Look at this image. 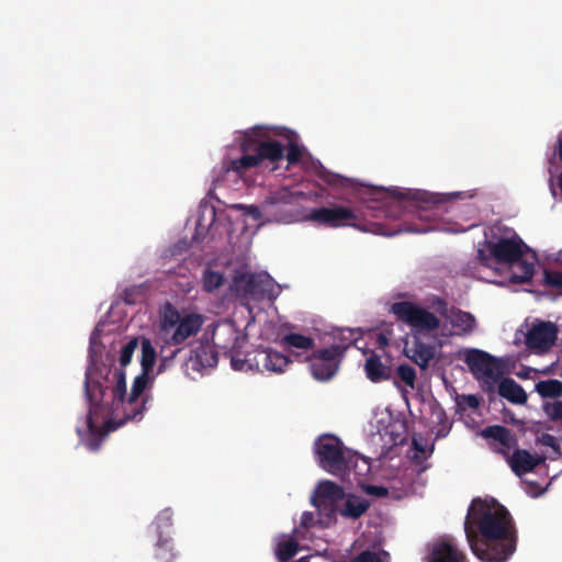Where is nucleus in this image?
Segmentation results:
<instances>
[{
  "mask_svg": "<svg viewBox=\"0 0 562 562\" xmlns=\"http://www.w3.org/2000/svg\"><path fill=\"white\" fill-rule=\"evenodd\" d=\"M481 437L490 440L488 446L494 445L497 449H504L509 453L518 446V440L510 429L501 425H492L480 431Z\"/></svg>",
  "mask_w": 562,
  "mask_h": 562,
  "instance_id": "nucleus-21",
  "label": "nucleus"
},
{
  "mask_svg": "<svg viewBox=\"0 0 562 562\" xmlns=\"http://www.w3.org/2000/svg\"><path fill=\"white\" fill-rule=\"evenodd\" d=\"M390 311L397 321L417 330L432 331L440 326V321L434 313L409 301L395 302Z\"/></svg>",
  "mask_w": 562,
  "mask_h": 562,
  "instance_id": "nucleus-10",
  "label": "nucleus"
},
{
  "mask_svg": "<svg viewBox=\"0 0 562 562\" xmlns=\"http://www.w3.org/2000/svg\"><path fill=\"white\" fill-rule=\"evenodd\" d=\"M313 521H314V515L312 513H308V512L303 513L302 518H301V525L303 527L312 526Z\"/></svg>",
  "mask_w": 562,
  "mask_h": 562,
  "instance_id": "nucleus-49",
  "label": "nucleus"
},
{
  "mask_svg": "<svg viewBox=\"0 0 562 562\" xmlns=\"http://www.w3.org/2000/svg\"><path fill=\"white\" fill-rule=\"evenodd\" d=\"M250 368H256L258 371H270L274 373L284 372L289 366L290 360L283 353L272 349H257L252 352V357L247 359Z\"/></svg>",
  "mask_w": 562,
  "mask_h": 562,
  "instance_id": "nucleus-19",
  "label": "nucleus"
},
{
  "mask_svg": "<svg viewBox=\"0 0 562 562\" xmlns=\"http://www.w3.org/2000/svg\"><path fill=\"white\" fill-rule=\"evenodd\" d=\"M291 200H292V196L291 194L286 191V200H285V203L284 205L282 206H279V205H276L274 206V211H279V212H282L284 213V218L283 220H280L278 223H281V222H289L292 217V213L291 211L289 210V205L291 204Z\"/></svg>",
  "mask_w": 562,
  "mask_h": 562,
  "instance_id": "nucleus-42",
  "label": "nucleus"
},
{
  "mask_svg": "<svg viewBox=\"0 0 562 562\" xmlns=\"http://www.w3.org/2000/svg\"><path fill=\"white\" fill-rule=\"evenodd\" d=\"M307 220L324 227L341 228L355 227L362 229L358 214L342 204H329L327 206L312 209Z\"/></svg>",
  "mask_w": 562,
  "mask_h": 562,
  "instance_id": "nucleus-8",
  "label": "nucleus"
},
{
  "mask_svg": "<svg viewBox=\"0 0 562 562\" xmlns=\"http://www.w3.org/2000/svg\"><path fill=\"white\" fill-rule=\"evenodd\" d=\"M138 346V338H132L121 349L120 364L122 368L131 363L133 355Z\"/></svg>",
  "mask_w": 562,
  "mask_h": 562,
  "instance_id": "nucleus-36",
  "label": "nucleus"
},
{
  "mask_svg": "<svg viewBox=\"0 0 562 562\" xmlns=\"http://www.w3.org/2000/svg\"><path fill=\"white\" fill-rule=\"evenodd\" d=\"M327 182L331 186H341L345 187L349 182V179H346L339 175H333L329 179H327Z\"/></svg>",
  "mask_w": 562,
  "mask_h": 562,
  "instance_id": "nucleus-46",
  "label": "nucleus"
},
{
  "mask_svg": "<svg viewBox=\"0 0 562 562\" xmlns=\"http://www.w3.org/2000/svg\"><path fill=\"white\" fill-rule=\"evenodd\" d=\"M246 342L247 335L239 330L233 321L218 322L213 328L212 345L223 355L239 352Z\"/></svg>",
  "mask_w": 562,
  "mask_h": 562,
  "instance_id": "nucleus-11",
  "label": "nucleus"
},
{
  "mask_svg": "<svg viewBox=\"0 0 562 562\" xmlns=\"http://www.w3.org/2000/svg\"><path fill=\"white\" fill-rule=\"evenodd\" d=\"M397 378L405 383V385L414 389L416 382V371L415 369L406 363L400 364L396 369Z\"/></svg>",
  "mask_w": 562,
  "mask_h": 562,
  "instance_id": "nucleus-35",
  "label": "nucleus"
},
{
  "mask_svg": "<svg viewBox=\"0 0 562 562\" xmlns=\"http://www.w3.org/2000/svg\"><path fill=\"white\" fill-rule=\"evenodd\" d=\"M463 361L473 376L482 383L484 390H494L503 374L502 363L497 358L480 349H468L464 352Z\"/></svg>",
  "mask_w": 562,
  "mask_h": 562,
  "instance_id": "nucleus-7",
  "label": "nucleus"
},
{
  "mask_svg": "<svg viewBox=\"0 0 562 562\" xmlns=\"http://www.w3.org/2000/svg\"><path fill=\"white\" fill-rule=\"evenodd\" d=\"M558 154L560 159L562 160V139L558 140Z\"/></svg>",
  "mask_w": 562,
  "mask_h": 562,
  "instance_id": "nucleus-50",
  "label": "nucleus"
},
{
  "mask_svg": "<svg viewBox=\"0 0 562 562\" xmlns=\"http://www.w3.org/2000/svg\"><path fill=\"white\" fill-rule=\"evenodd\" d=\"M464 532L471 551L482 562H505L516 551L517 530L513 517L494 499H472Z\"/></svg>",
  "mask_w": 562,
  "mask_h": 562,
  "instance_id": "nucleus-2",
  "label": "nucleus"
},
{
  "mask_svg": "<svg viewBox=\"0 0 562 562\" xmlns=\"http://www.w3.org/2000/svg\"><path fill=\"white\" fill-rule=\"evenodd\" d=\"M297 138V134L286 127L255 126L243 134L241 156L225 161L223 169L243 176L260 167L274 171L284 158L289 165H296L303 156Z\"/></svg>",
  "mask_w": 562,
  "mask_h": 562,
  "instance_id": "nucleus-3",
  "label": "nucleus"
},
{
  "mask_svg": "<svg viewBox=\"0 0 562 562\" xmlns=\"http://www.w3.org/2000/svg\"><path fill=\"white\" fill-rule=\"evenodd\" d=\"M202 282H203V289L206 292L211 293L214 290L218 289L223 284L224 277L218 271H213V270L206 269L203 272Z\"/></svg>",
  "mask_w": 562,
  "mask_h": 562,
  "instance_id": "nucleus-33",
  "label": "nucleus"
},
{
  "mask_svg": "<svg viewBox=\"0 0 562 562\" xmlns=\"http://www.w3.org/2000/svg\"><path fill=\"white\" fill-rule=\"evenodd\" d=\"M140 367L142 371L151 373L157 359V352L150 339L142 337L140 339Z\"/></svg>",
  "mask_w": 562,
  "mask_h": 562,
  "instance_id": "nucleus-30",
  "label": "nucleus"
},
{
  "mask_svg": "<svg viewBox=\"0 0 562 562\" xmlns=\"http://www.w3.org/2000/svg\"><path fill=\"white\" fill-rule=\"evenodd\" d=\"M364 371L367 378L373 383L386 381L391 378V368L384 364L381 358L375 353L367 358Z\"/></svg>",
  "mask_w": 562,
  "mask_h": 562,
  "instance_id": "nucleus-23",
  "label": "nucleus"
},
{
  "mask_svg": "<svg viewBox=\"0 0 562 562\" xmlns=\"http://www.w3.org/2000/svg\"><path fill=\"white\" fill-rule=\"evenodd\" d=\"M544 414L553 422L562 420V402H547L542 405Z\"/></svg>",
  "mask_w": 562,
  "mask_h": 562,
  "instance_id": "nucleus-39",
  "label": "nucleus"
},
{
  "mask_svg": "<svg viewBox=\"0 0 562 562\" xmlns=\"http://www.w3.org/2000/svg\"><path fill=\"white\" fill-rule=\"evenodd\" d=\"M411 352L412 355L408 356L411 360L425 370L435 357V347L422 341H415Z\"/></svg>",
  "mask_w": 562,
  "mask_h": 562,
  "instance_id": "nucleus-27",
  "label": "nucleus"
},
{
  "mask_svg": "<svg viewBox=\"0 0 562 562\" xmlns=\"http://www.w3.org/2000/svg\"><path fill=\"white\" fill-rule=\"evenodd\" d=\"M344 497L345 491L341 486L331 481H324L318 484L312 504L318 512H327L326 516L330 519L336 512L337 502Z\"/></svg>",
  "mask_w": 562,
  "mask_h": 562,
  "instance_id": "nucleus-16",
  "label": "nucleus"
},
{
  "mask_svg": "<svg viewBox=\"0 0 562 562\" xmlns=\"http://www.w3.org/2000/svg\"><path fill=\"white\" fill-rule=\"evenodd\" d=\"M514 270L510 274V281L515 284H522L531 280L535 266L532 262L524 260L522 258L519 261L513 263Z\"/></svg>",
  "mask_w": 562,
  "mask_h": 562,
  "instance_id": "nucleus-29",
  "label": "nucleus"
},
{
  "mask_svg": "<svg viewBox=\"0 0 562 562\" xmlns=\"http://www.w3.org/2000/svg\"><path fill=\"white\" fill-rule=\"evenodd\" d=\"M543 284L554 290H562V272L544 269L543 270Z\"/></svg>",
  "mask_w": 562,
  "mask_h": 562,
  "instance_id": "nucleus-37",
  "label": "nucleus"
},
{
  "mask_svg": "<svg viewBox=\"0 0 562 562\" xmlns=\"http://www.w3.org/2000/svg\"><path fill=\"white\" fill-rule=\"evenodd\" d=\"M350 562H381L380 558L371 551H363L356 558H353Z\"/></svg>",
  "mask_w": 562,
  "mask_h": 562,
  "instance_id": "nucleus-43",
  "label": "nucleus"
},
{
  "mask_svg": "<svg viewBox=\"0 0 562 562\" xmlns=\"http://www.w3.org/2000/svg\"><path fill=\"white\" fill-rule=\"evenodd\" d=\"M150 373L142 371L126 397V375L123 369L92 360L85 373L83 391L89 405L86 424L89 431L86 446L97 451L104 437L128 420H140L148 397L144 395Z\"/></svg>",
  "mask_w": 562,
  "mask_h": 562,
  "instance_id": "nucleus-1",
  "label": "nucleus"
},
{
  "mask_svg": "<svg viewBox=\"0 0 562 562\" xmlns=\"http://www.w3.org/2000/svg\"><path fill=\"white\" fill-rule=\"evenodd\" d=\"M180 351H181V349H177V350L172 351L171 357H162L161 360H160L159 367H158V373H160L164 370H166V368L169 364V361Z\"/></svg>",
  "mask_w": 562,
  "mask_h": 562,
  "instance_id": "nucleus-47",
  "label": "nucleus"
},
{
  "mask_svg": "<svg viewBox=\"0 0 562 562\" xmlns=\"http://www.w3.org/2000/svg\"><path fill=\"white\" fill-rule=\"evenodd\" d=\"M491 449L505 457L513 472L518 476L532 472L546 460L544 457L533 456L528 450L518 449L517 447L513 449V454L507 453L504 449H497L494 445L491 446Z\"/></svg>",
  "mask_w": 562,
  "mask_h": 562,
  "instance_id": "nucleus-18",
  "label": "nucleus"
},
{
  "mask_svg": "<svg viewBox=\"0 0 562 562\" xmlns=\"http://www.w3.org/2000/svg\"><path fill=\"white\" fill-rule=\"evenodd\" d=\"M541 445L546 446V447H550L552 448L554 451H558L559 452V446H558V442H557V438L553 436V435H550V434H543L539 440H538Z\"/></svg>",
  "mask_w": 562,
  "mask_h": 562,
  "instance_id": "nucleus-44",
  "label": "nucleus"
},
{
  "mask_svg": "<svg viewBox=\"0 0 562 562\" xmlns=\"http://www.w3.org/2000/svg\"><path fill=\"white\" fill-rule=\"evenodd\" d=\"M177 553L173 551L172 539L168 535L159 533L156 547L155 558L159 562H173Z\"/></svg>",
  "mask_w": 562,
  "mask_h": 562,
  "instance_id": "nucleus-28",
  "label": "nucleus"
},
{
  "mask_svg": "<svg viewBox=\"0 0 562 562\" xmlns=\"http://www.w3.org/2000/svg\"><path fill=\"white\" fill-rule=\"evenodd\" d=\"M299 550V544L295 540L289 539L283 542H280L277 550V555L280 561L286 562L291 560Z\"/></svg>",
  "mask_w": 562,
  "mask_h": 562,
  "instance_id": "nucleus-34",
  "label": "nucleus"
},
{
  "mask_svg": "<svg viewBox=\"0 0 562 562\" xmlns=\"http://www.w3.org/2000/svg\"><path fill=\"white\" fill-rule=\"evenodd\" d=\"M314 447L319 467L336 476L345 475L358 459L336 436H322Z\"/></svg>",
  "mask_w": 562,
  "mask_h": 562,
  "instance_id": "nucleus-5",
  "label": "nucleus"
},
{
  "mask_svg": "<svg viewBox=\"0 0 562 562\" xmlns=\"http://www.w3.org/2000/svg\"><path fill=\"white\" fill-rule=\"evenodd\" d=\"M286 200V190L270 192L260 205L246 206V213L255 221L265 220L267 222H279L284 218V213L274 211V206L284 205Z\"/></svg>",
  "mask_w": 562,
  "mask_h": 562,
  "instance_id": "nucleus-15",
  "label": "nucleus"
},
{
  "mask_svg": "<svg viewBox=\"0 0 562 562\" xmlns=\"http://www.w3.org/2000/svg\"><path fill=\"white\" fill-rule=\"evenodd\" d=\"M241 355H243V349H240L239 352H228L226 355L231 358L232 367L235 370H241L246 363L249 364L247 359L249 357H252V352H247L244 358H240Z\"/></svg>",
  "mask_w": 562,
  "mask_h": 562,
  "instance_id": "nucleus-40",
  "label": "nucleus"
},
{
  "mask_svg": "<svg viewBox=\"0 0 562 562\" xmlns=\"http://www.w3.org/2000/svg\"><path fill=\"white\" fill-rule=\"evenodd\" d=\"M363 491L375 497H386L389 495V490L382 485L368 484L363 486Z\"/></svg>",
  "mask_w": 562,
  "mask_h": 562,
  "instance_id": "nucleus-41",
  "label": "nucleus"
},
{
  "mask_svg": "<svg viewBox=\"0 0 562 562\" xmlns=\"http://www.w3.org/2000/svg\"><path fill=\"white\" fill-rule=\"evenodd\" d=\"M432 306L440 315L449 319L452 327L457 329L458 335H469L474 330L476 319L470 312H464L460 308H451L449 312L447 302L438 296L434 300Z\"/></svg>",
  "mask_w": 562,
  "mask_h": 562,
  "instance_id": "nucleus-17",
  "label": "nucleus"
},
{
  "mask_svg": "<svg viewBox=\"0 0 562 562\" xmlns=\"http://www.w3.org/2000/svg\"><path fill=\"white\" fill-rule=\"evenodd\" d=\"M172 521H173V513H172V510L170 508L162 509L157 515L156 520H155V525H156L158 535L160 532L166 535L164 529L170 528L172 526Z\"/></svg>",
  "mask_w": 562,
  "mask_h": 562,
  "instance_id": "nucleus-38",
  "label": "nucleus"
},
{
  "mask_svg": "<svg viewBox=\"0 0 562 562\" xmlns=\"http://www.w3.org/2000/svg\"><path fill=\"white\" fill-rule=\"evenodd\" d=\"M463 401L470 408H473V409L477 408L480 405L479 398L472 394L464 396Z\"/></svg>",
  "mask_w": 562,
  "mask_h": 562,
  "instance_id": "nucleus-48",
  "label": "nucleus"
},
{
  "mask_svg": "<svg viewBox=\"0 0 562 562\" xmlns=\"http://www.w3.org/2000/svg\"><path fill=\"white\" fill-rule=\"evenodd\" d=\"M218 362V351L213 345L207 342L200 344L195 349L191 350V355L187 360V369L199 373L204 370L213 369Z\"/></svg>",
  "mask_w": 562,
  "mask_h": 562,
  "instance_id": "nucleus-20",
  "label": "nucleus"
},
{
  "mask_svg": "<svg viewBox=\"0 0 562 562\" xmlns=\"http://www.w3.org/2000/svg\"><path fill=\"white\" fill-rule=\"evenodd\" d=\"M370 507V502L363 497L350 494L347 496L340 515L347 518L357 519L361 517Z\"/></svg>",
  "mask_w": 562,
  "mask_h": 562,
  "instance_id": "nucleus-26",
  "label": "nucleus"
},
{
  "mask_svg": "<svg viewBox=\"0 0 562 562\" xmlns=\"http://www.w3.org/2000/svg\"><path fill=\"white\" fill-rule=\"evenodd\" d=\"M282 345L288 348L311 350L314 348V339L299 333H289L282 337Z\"/></svg>",
  "mask_w": 562,
  "mask_h": 562,
  "instance_id": "nucleus-31",
  "label": "nucleus"
},
{
  "mask_svg": "<svg viewBox=\"0 0 562 562\" xmlns=\"http://www.w3.org/2000/svg\"><path fill=\"white\" fill-rule=\"evenodd\" d=\"M528 246L517 235L510 237H496L485 240L484 246L477 249V259L481 265L492 267L493 262L513 265L522 258Z\"/></svg>",
  "mask_w": 562,
  "mask_h": 562,
  "instance_id": "nucleus-6",
  "label": "nucleus"
},
{
  "mask_svg": "<svg viewBox=\"0 0 562 562\" xmlns=\"http://www.w3.org/2000/svg\"><path fill=\"white\" fill-rule=\"evenodd\" d=\"M558 180H559V187H560V189L562 191V172L559 175Z\"/></svg>",
  "mask_w": 562,
  "mask_h": 562,
  "instance_id": "nucleus-51",
  "label": "nucleus"
},
{
  "mask_svg": "<svg viewBox=\"0 0 562 562\" xmlns=\"http://www.w3.org/2000/svg\"><path fill=\"white\" fill-rule=\"evenodd\" d=\"M203 323L204 318L200 314L181 315L175 311L171 315L166 316L164 323V330L169 335L167 344L178 346L186 342L200 331Z\"/></svg>",
  "mask_w": 562,
  "mask_h": 562,
  "instance_id": "nucleus-9",
  "label": "nucleus"
},
{
  "mask_svg": "<svg viewBox=\"0 0 562 562\" xmlns=\"http://www.w3.org/2000/svg\"><path fill=\"white\" fill-rule=\"evenodd\" d=\"M535 389L536 392L543 398H557L562 396V382L555 379L539 381Z\"/></svg>",
  "mask_w": 562,
  "mask_h": 562,
  "instance_id": "nucleus-32",
  "label": "nucleus"
},
{
  "mask_svg": "<svg viewBox=\"0 0 562 562\" xmlns=\"http://www.w3.org/2000/svg\"><path fill=\"white\" fill-rule=\"evenodd\" d=\"M358 195L363 202L368 203L370 209H385L386 216H395L404 210L415 213L420 223H404V227L396 231V233L420 234L442 229L439 221L447 213V207L437 194L412 189L384 190L375 187H361L358 189ZM393 234L395 232L390 235Z\"/></svg>",
  "mask_w": 562,
  "mask_h": 562,
  "instance_id": "nucleus-4",
  "label": "nucleus"
},
{
  "mask_svg": "<svg viewBox=\"0 0 562 562\" xmlns=\"http://www.w3.org/2000/svg\"><path fill=\"white\" fill-rule=\"evenodd\" d=\"M238 284L247 296L257 301H274L280 294L279 285L268 274H243L238 279Z\"/></svg>",
  "mask_w": 562,
  "mask_h": 562,
  "instance_id": "nucleus-13",
  "label": "nucleus"
},
{
  "mask_svg": "<svg viewBox=\"0 0 562 562\" xmlns=\"http://www.w3.org/2000/svg\"><path fill=\"white\" fill-rule=\"evenodd\" d=\"M413 448L416 452L423 454L424 459H426L427 457H429L434 450V447L430 448L429 452L427 453L426 451V447L425 445H423L420 441H418L417 439H413Z\"/></svg>",
  "mask_w": 562,
  "mask_h": 562,
  "instance_id": "nucleus-45",
  "label": "nucleus"
},
{
  "mask_svg": "<svg viewBox=\"0 0 562 562\" xmlns=\"http://www.w3.org/2000/svg\"><path fill=\"white\" fill-rule=\"evenodd\" d=\"M559 329L554 323L539 322L535 324L526 335V345L530 350L538 353L550 350L557 339Z\"/></svg>",
  "mask_w": 562,
  "mask_h": 562,
  "instance_id": "nucleus-14",
  "label": "nucleus"
},
{
  "mask_svg": "<svg viewBox=\"0 0 562 562\" xmlns=\"http://www.w3.org/2000/svg\"><path fill=\"white\" fill-rule=\"evenodd\" d=\"M331 337L333 342L329 347L345 358L346 351L362 337V330L349 327L338 328L333 331Z\"/></svg>",
  "mask_w": 562,
  "mask_h": 562,
  "instance_id": "nucleus-22",
  "label": "nucleus"
},
{
  "mask_svg": "<svg viewBox=\"0 0 562 562\" xmlns=\"http://www.w3.org/2000/svg\"><path fill=\"white\" fill-rule=\"evenodd\" d=\"M498 394L514 404H525L528 398L525 390L512 378L499 382Z\"/></svg>",
  "mask_w": 562,
  "mask_h": 562,
  "instance_id": "nucleus-25",
  "label": "nucleus"
},
{
  "mask_svg": "<svg viewBox=\"0 0 562 562\" xmlns=\"http://www.w3.org/2000/svg\"><path fill=\"white\" fill-rule=\"evenodd\" d=\"M561 263H562V259H561Z\"/></svg>",
  "mask_w": 562,
  "mask_h": 562,
  "instance_id": "nucleus-52",
  "label": "nucleus"
},
{
  "mask_svg": "<svg viewBox=\"0 0 562 562\" xmlns=\"http://www.w3.org/2000/svg\"><path fill=\"white\" fill-rule=\"evenodd\" d=\"M307 360L311 364L313 378L317 381L325 382L336 375L344 358L328 346L314 350L312 355L307 357Z\"/></svg>",
  "mask_w": 562,
  "mask_h": 562,
  "instance_id": "nucleus-12",
  "label": "nucleus"
},
{
  "mask_svg": "<svg viewBox=\"0 0 562 562\" xmlns=\"http://www.w3.org/2000/svg\"><path fill=\"white\" fill-rule=\"evenodd\" d=\"M429 562H465V555L449 542L436 544Z\"/></svg>",
  "mask_w": 562,
  "mask_h": 562,
  "instance_id": "nucleus-24",
  "label": "nucleus"
}]
</instances>
